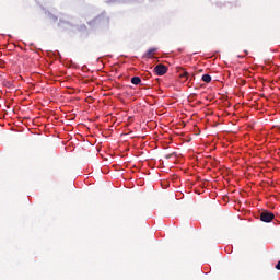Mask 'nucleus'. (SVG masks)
Masks as SVG:
<instances>
[{
	"label": "nucleus",
	"instance_id": "obj_1",
	"mask_svg": "<svg viewBox=\"0 0 280 280\" xmlns=\"http://www.w3.org/2000/svg\"><path fill=\"white\" fill-rule=\"evenodd\" d=\"M167 71H168V68L162 63L156 65L154 68V73H156L158 75H165Z\"/></svg>",
	"mask_w": 280,
	"mask_h": 280
},
{
	"label": "nucleus",
	"instance_id": "obj_2",
	"mask_svg": "<svg viewBox=\"0 0 280 280\" xmlns=\"http://www.w3.org/2000/svg\"><path fill=\"white\" fill-rule=\"evenodd\" d=\"M273 218H275V214L272 213V212H262L261 214H260V219H261V221H264V222H271L272 220H273Z\"/></svg>",
	"mask_w": 280,
	"mask_h": 280
},
{
	"label": "nucleus",
	"instance_id": "obj_3",
	"mask_svg": "<svg viewBox=\"0 0 280 280\" xmlns=\"http://www.w3.org/2000/svg\"><path fill=\"white\" fill-rule=\"evenodd\" d=\"M158 51V48H155V47H152V48H149L148 50H147V52L144 54V58H147V59H152V58H154V54Z\"/></svg>",
	"mask_w": 280,
	"mask_h": 280
},
{
	"label": "nucleus",
	"instance_id": "obj_4",
	"mask_svg": "<svg viewBox=\"0 0 280 280\" xmlns=\"http://www.w3.org/2000/svg\"><path fill=\"white\" fill-rule=\"evenodd\" d=\"M131 83L135 84V85L141 84V78H139V77H133V78L131 79Z\"/></svg>",
	"mask_w": 280,
	"mask_h": 280
},
{
	"label": "nucleus",
	"instance_id": "obj_5",
	"mask_svg": "<svg viewBox=\"0 0 280 280\" xmlns=\"http://www.w3.org/2000/svg\"><path fill=\"white\" fill-rule=\"evenodd\" d=\"M202 81L206 82V83L211 82V75H209V74H203V75H202Z\"/></svg>",
	"mask_w": 280,
	"mask_h": 280
},
{
	"label": "nucleus",
	"instance_id": "obj_6",
	"mask_svg": "<svg viewBox=\"0 0 280 280\" xmlns=\"http://www.w3.org/2000/svg\"><path fill=\"white\" fill-rule=\"evenodd\" d=\"M188 72H184L183 74H180V79H184L185 81L188 79Z\"/></svg>",
	"mask_w": 280,
	"mask_h": 280
},
{
	"label": "nucleus",
	"instance_id": "obj_7",
	"mask_svg": "<svg viewBox=\"0 0 280 280\" xmlns=\"http://www.w3.org/2000/svg\"><path fill=\"white\" fill-rule=\"evenodd\" d=\"M276 269L280 271V260L277 262Z\"/></svg>",
	"mask_w": 280,
	"mask_h": 280
},
{
	"label": "nucleus",
	"instance_id": "obj_8",
	"mask_svg": "<svg viewBox=\"0 0 280 280\" xmlns=\"http://www.w3.org/2000/svg\"><path fill=\"white\" fill-rule=\"evenodd\" d=\"M171 158V155H166V159H170Z\"/></svg>",
	"mask_w": 280,
	"mask_h": 280
}]
</instances>
